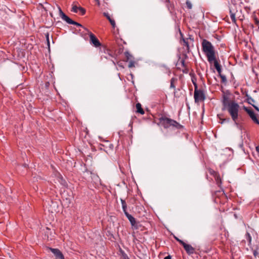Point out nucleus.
<instances>
[{
	"instance_id": "obj_1",
	"label": "nucleus",
	"mask_w": 259,
	"mask_h": 259,
	"mask_svg": "<svg viewBox=\"0 0 259 259\" xmlns=\"http://www.w3.org/2000/svg\"><path fill=\"white\" fill-rule=\"evenodd\" d=\"M202 47L203 52L207 57V60L210 63H212L215 59L214 48L211 43L209 41L203 39L202 42Z\"/></svg>"
},
{
	"instance_id": "obj_2",
	"label": "nucleus",
	"mask_w": 259,
	"mask_h": 259,
	"mask_svg": "<svg viewBox=\"0 0 259 259\" xmlns=\"http://www.w3.org/2000/svg\"><path fill=\"white\" fill-rule=\"evenodd\" d=\"M240 109V106L236 101H234L230 105H228V106L226 107L225 108H223V110H227L231 116L232 119L236 123L239 117Z\"/></svg>"
},
{
	"instance_id": "obj_3",
	"label": "nucleus",
	"mask_w": 259,
	"mask_h": 259,
	"mask_svg": "<svg viewBox=\"0 0 259 259\" xmlns=\"http://www.w3.org/2000/svg\"><path fill=\"white\" fill-rule=\"evenodd\" d=\"M160 121L164 128H168L170 126H173L177 128H180L182 126L181 125L176 121L166 117H161Z\"/></svg>"
},
{
	"instance_id": "obj_4",
	"label": "nucleus",
	"mask_w": 259,
	"mask_h": 259,
	"mask_svg": "<svg viewBox=\"0 0 259 259\" xmlns=\"http://www.w3.org/2000/svg\"><path fill=\"white\" fill-rule=\"evenodd\" d=\"M195 90L194 93V97L196 102L203 101L205 97L203 92L201 90H197V83H194Z\"/></svg>"
},
{
	"instance_id": "obj_5",
	"label": "nucleus",
	"mask_w": 259,
	"mask_h": 259,
	"mask_svg": "<svg viewBox=\"0 0 259 259\" xmlns=\"http://www.w3.org/2000/svg\"><path fill=\"white\" fill-rule=\"evenodd\" d=\"M244 109L245 111L248 114L249 116L253 121V122L259 125V118L254 113L253 111L251 109H248L245 106H244Z\"/></svg>"
},
{
	"instance_id": "obj_6",
	"label": "nucleus",
	"mask_w": 259,
	"mask_h": 259,
	"mask_svg": "<svg viewBox=\"0 0 259 259\" xmlns=\"http://www.w3.org/2000/svg\"><path fill=\"white\" fill-rule=\"evenodd\" d=\"M181 245H183L185 250L187 252V253L189 254H193L195 252V249L191 245L187 244L184 242H181Z\"/></svg>"
},
{
	"instance_id": "obj_7",
	"label": "nucleus",
	"mask_w": 259,
	"mask_h": 259,
	"mask_svg": "<svg viewBox=\"0 0 259 259\" xmlns=\"http://www.w3.org/2000/svg\"><path fill=\"white\" fill-rule=\"evenodd\" d=\"M209 173L214 177L217 185L220 186L222 184V180L219 174L212 169L209 170Z\"/></svg>"
},
{
	"instance_id": "obj_8",
	"label": "nucleus",
	"mask_w": 259,
	"mask_h": 259,
	"mask_svg": "<svg viewBox=\"0 0 259 259\" xmlns=\"http://www.w3.org/2000/svg\"><path fill=\"white\" fill-rule=\"evenodd\" d=\"M49 249L55 255L56 259H65L63 254L58 249L50 248Z\"/></svg>"
},
{
	"instance_id": "obj_9",
	"label": "nucleus",
	"mask_w": 259,
	"mask_h": 259,
	"mask_svg": "<svg viewBox=\"0 0 259 259\" xmlns=\"http://www.w3.org/2000/svg\"><path fill=\"white\" fill-rule=\"evenodd\" d=\"M90 41L95 47H98L101 46V43L96 36L93 33L90 34Z\"/></svg>"
},
{
	"instance_id": "obj_10",
	"label": "nucleus",
	"mask_w": 259,
	"mask_h": 259,
	"mask_svg": "<svg viewBox=\"0 0 259 259\" xmlns=\"http://www.w3.org/2000/svg\"><path fill=\"white\" fill-rule=\"evenodd\" d=\"M234 101V100H230L227 95H224L222 100L223 108H225L226 107L228 106V105H230Z\"/></svg>"
},
{
	"instance_id": "obj_11",
	"label": "nucleus",
	"mask_w": 259,
	"mask_h": 259,
	"mask_svg": "<svg viewBox=\"0 0 259 259\" xmlns=\"http://www.w3.org/2000/svg\"><path fill=\"white\" fill-rule=\"evenodd\" d=\"M59 14L61 18L67 23L70 24L72 22V20L62 12L60 8H59Z\"/></svg>"
},
{
	"instance_id": "obj_12",
	"label": "nucleus",
	"mask_w": 259,
	"mask_h": 259,
	"mask_svg": "<svg viewBox=\"0 0 259 259\" xmlns=\"http://www.w3.org/2000/svg\"><path fill=\"white\" fill-rule=\"evenodd\" d=\"M103 14L109 20L112 27L115 28L116 26L115 22L113 19H112L110 17L109 14L106 12H104Z\"/></svg>"
},
{
	"instance_id": "obj_13",
	"label": "nucleus",
	"mask_w": 259,
	"mask_h": 259,
	"mask_svg": "<svg viewBox=\"0 0 259 259\" xmlns=\"http://www.w3.org/2000/svg\"><path fill=\"white\" fill-rule=\"evenodd\" d=\"M212 63H213L214 66L217 72H218L219 75H221V74L222 72L221 66L218 63V61L216 60L215 58V59L214 60H213Z\"/></svg>"
},
{
	"instance_id": "obj_14",
	"label": "nucleus",
	"mask_w": 259,
	"mask_h": 259,
	"mask_svg": "<svg viewBox=\"0 0 259 259\" xmlns=\"http://www.w3.org/2000/svg\"><path fill=\"white\" fill-rule=\"evenodd\" d=\"M125 215L130 222L131 225L134 226L136 224V220L130 214H129L127 212H125Z\"/></svg>"
},
{
	"instance_id": "obj_15",
	"label": "nucleus",
	"mask_w": 259,
	"mask_h": 259,
	"mask_svg": "<svg viewBox=\"0 0 259 259\" xmlns=\"http://www.w3.org/2000/svg\"><path fill=\"white\" fill-rule=\"evenodd\" d=\"M136 107L137 108V112L138 113H139L142 115H143L145 113L144 111L143 110V109L142 108L141 104L140 103H137Z\"/></svg>"
},
{
	"instance_id": "obj_16",
	"label": "nucleus",
	"mask_w": 259,
	"mask_h": 259,
	"mask_svg": "<svg viewBox=\"0 0 259 259\" xmlns=\"http://www.w3.org/2000/svg\"><path fill=\"white\" fill-rule=\"evenodd\" d=\"M121 204H122V209L123 210L124 214H125V212H127V211H126L127 205H126V202L125 200H124L123 199H121Z\"/></svg>"
},
{
	"instance_id": "obj_17",
	"label": "nucleus",
	"mask_w": 259,
	"mask_h": 259,
	"mask_svg": "<svg viewBox=\"0 0 259 259\" xmlns=\"http://www.w3.org/2000/svg\"><path fill=\"white\" fill-rule=\"evenodd\" d=\"M181 44L183 45L186 46L187 48V50H189V44H188L187 39L183 38V39L181 40Z\"/></svg>"
},
{
	"instance_id": "obj_18",
	"label": "nucleus",
	"mask_w": 259,
	"mask_h": 259,
	"mask_svg": "<svg viewBox=\"0 0 259 259\" xmlns=\"http://www.w3.org/2000/svg\"><path fill=\"white\" fill-rule=\"evenodd\" d=\"M177 80V79L176 78H174V77L170 79V88H172V89L175 88V83L176 82Z\"/></svg>"
},
{
	"instance_id": "obj_19",
	"label": "nucleus",
	"mask_w": 259,
	"mask_h": 259,
	"mask_svg": "<svg viewBox=\"0 0 259 259\" xmlns=\"http://www.w3.org/2000/svg\"><path fill=\"white\" fill-rule=\"evenodd\" d=\"M230 17L232 20V21L234 23L236 22V18H235V13H233L232 11L230 10Z\"/></svg>"
},
{
	"instance_id": "obj_20",
	"label": "nucleus",
	"mask_w": 259,
	"mask_h": 259,
	"mask_svg": "<svg viewBox=\"0 0 259 259\" xmlns=\"http://www.w3.org/2000/svg\"><path fill=\"white\" fill-rule=\"evenodd\" d=\"M246 239L247 241L248 242V243L250 244L251 241V237L248 233H247L246 234Z\"/></svg>"
},
{
	"instance_id": "obj_21",
	"label": "nucleus",
	"mask_w": 259,
	"mask_h": 259,
	"mask_svg": "<svg viewBox=\"0 0 259 259\" xmlns=\"http://www.w3.org/2000/svg\"><path fill=\"white\" fill-rule=\"evenodd\" d=\"M78 12H79L82 15H83L85 13V10L82 7H79Z\"/></svg>"
},
{
	"instance_id": "obj_22",
	"label": "nucleus",
	"mask_w": 259,
	"mask_h": 259,
	"mask_svg": "<svg viewBox=\"0 0 259 259\" xmlns=\"http://www.w3.org/2000/svg\"><path fill=\"white\" fill-rule=\"evenodd\" d=\"M125 55L126 58V61H128L132 57V55L128 52H125Z\"/></svg>"
},
{
	"instance_id": "obj_23",
	"label": "nucleus",
	"mask_w": 259,
	"mask_h": 259,
	"mask_svg": "<svg viewBox=\"0 0 259 259\" xmlns=\"http://www.w3.org/2000/svg\"><path fill=\"white\" fill-rule=\"evenodd\" d=\"M186 4L187 5V8L189 9H192V5L191 3V2L189 1H186Z\"/></svg>"
},
{
	"instance_id": "obj_24",
	"label": "nucleus",
	"mask_w": 259,
	"mask_h": 259,
	"mask_svg": "<svg viewBox=\"0 0 259 259\" xmlns=\"http://www.w3.org/2000/svg\"><path fill=\"white\" fill-rule=\"evenodd\" d=\"M128 66L129 68H132V67H134L135 66L134 61H133L132 60L130 61Z\"/></svg>"
},
{
	"instance_id": "obj_25",
	"label": "nucleus",
	"mask_w": 259,
	"mask_h": 259,
	"mask_svg": "<svg viewBox=\"0 0 259 259\" xmlns=\"http://www.w3.org/2000/svg\"><path fill=\"white\" fill-rule=\"evenodd\" d=\"M78 8H79V7H77L76 6H74L72 7V11L74 12V13H77L78 12Z\"/></svg>"
},
{
	"instance_id": "obj_26",
	"label": "nucleus",
	"mask_w": 259,
	"mask_h": 259,
	"mask_svg": "<svg viewBox=\"0 0 259 259\" xmlns=\"http://www.w3.org/2000/svg\"><path fill=\"white\" fill-rule=\"evenodd\" d=\"M92 178L94 179L95 181H98L99 180V177L95 174H92Z\"/></svg>"
},
{
	"instance_id": "obj_27",
	"label": "nucleus",
	"mask_w": 259,
	"mask_h": 259,
	"mask_svg": "<svg viewBox=\"0 0 259 259\" xmlns=\"http://www.w3.org/2000/svg\"><path fill=\"white\" fill-rule=\"evenodd\" d=\"M72 23H70V24H73V25H76V26H81V25L79 23L76 22H75L74 21H73L72 20Z\"/></svg>"
},
{
	"instance_id": "obj_28",
	"label": "nucleus",
	"mask_w": 259,
	"mask_h": 259,
	"mask_svg": "<svg viewBox=\"0 0 259 259\" xmlns=\"http://www.w3.org/2000/svg\"><path fill=\"white\" fill-rule=\"evenodd\" d=\"M254 22H255V24L257 26H258V27L259 28V20L257 18H254Z\"/></svg>"
},
{
	"instance_id": "obj_29",
	"label": "nucleus",
	"mask_w": 259,
	"mask_h": 259,
	"mask_svg": "<svg viewBox=\"0 0 259 259\" xmlns=\"http://www.w3.org/2000/svg\"><path fill=\"white\" fill-rule=\"evenodd\" d=\"M123 259H129L127 255L125 253H123L122 255Z\"/></svg>"
},
{
	"instance_id": "obj_30",
	"label": "nucleus",
	"mask_w": 259,
	"mask_h": 259,
	"mask_svg": "<svg viewBox=\"0 0 259 259\" xmlns=\"http://www.w3.org/2000/svg\"><path fill=\"white\" fill-rule=\"evenodd\" d=\"M175 239H176L177 241H178L181 244V242H184L183 241L179 239L178 238L175 237Z\"/></svg>"
},
{
	"instance_id": "obj_31",
	"label": "nucleus",
	"mask_w": 259,
	"mask_h": 259,
	"mask_svg": "<svg viewBox=\"0 0 259 259\" xmlns=\"http://www.w3.org/2000/svg\"><path fill=\"white\" fill-rule=\"evenodd\" d=\"M220 76H221V77L222 78L223 80H226V77H225V76L222 75L221 74Z\"/></svg>"
},
{
	"instance_id": "obj_32",
	"label": "nucleus",
	"mask_w": 259,
	"mask_h": 259,
	"mask_svg": "<svg viewBox=\"0 0 259 259\" xmlns=\"http://www.w3.org/2000/svg\"><path fill=\"white\" fill-rule=\"evenodd\" d=\"M257 254H258V252H257V251L254 250V251H253V254H254V255L255 256H257Z\"/></svg>"
},
{
	"instance_id": "obj_33",
	"label": "nucleus",
	"mask_w": 259,
	"mask_h": 259,
	"mask_svg": "<svg viewBox=\"0 0 259 259\" xmlns=\"http://www.w3.org/2000/svg\"><path fill=\"white\" fill-rule=\"evenodd\" d=\"M164 259H171V256L170 255H168L165 257Z\"/></svg>"
},
{
	"instance_id": "obj_34",
	"label": "nucleus",
	"mask_w": 259,
	"mask_h": 259,
	"mask_svg": "<svg viewBox=\"0 0 259 259\" xmlns=\"http://www.w3.org/2000/svg\"><path fill=\"white\" fill-rule=\"evenodd\" d=\"M255 149H256V151H257L258 153H259V145H258V146H256V148H255Z\"/></svg>"
},
{
	"instance_id": "obj_35",
	"label": "nucleus",
	"mask_w": 259,
	"mask_h": 259,
	"mask_svg": "<svg viewBox=\"0 0 259 259\" xmlns=\"http://www.w3.org/2000/svg\"><path fill=\"white\" fill-rule=\"evenodd\" d=\"M181 63H182V64L183 66H184V64H185V62H184V60H182L181 61Z\"/></svg>"
},
{
	"instance_id": "obj_36",
	"label": "nucleus",
	"mask_w": 259,
	"mask_h": 259,
	"mask_svg": "<svg viewBox=\"0 0 259 259\" xmlns=\"http://www.w3.org/2000/svg\"><path fill=\"white\" fill-rule=\"evenodd\" d=\"M162 1L165 3H169V0H162Z\"/></svg>"
},
{
	"instance_id": "obj_37",
	"label": "nucleus",
	"mask_w": 259,
	"mask_h": 259,
	"mask_svg": "<svg viewBox=\"0 0 259 259\" xmlns=\"http://www.w3.org/2000/svg\"><path fill=\"white\" fill-rule=\"evenodd\" d=\"M192 82H193V83L194 85V83H196V82L193 79H192Z\"/></svg>"
},
{
	"instance_id": "obj_38",
	"label": "nucleus",
	"mask_w": 259,
	"mask_h": 259,
	"mask_svg": "<svg viewBox=\"0 0 259 259\" xmlns=\"http://www.w3.org/2000/svg\"><path fill=\"white\" fill-rule=\"evenodd\" d=\"M254 107H255V108L257 110L259 111V110H258V108H257V107H256V106H254Z\"/></svg>"
},
{
	"instance_id": "obj_39",
	"label": "nucleus",
	"mask_w": 259,
	"mask_h": 259,
	"mask_svg": "<svg viewBox=\"0 0 259 259\" xmlns=\"http://www.w3.org/2000/svg\"><path fill=\"white\" fill-rule=\"evenodd\" d=\"M96 1L98 2V5H99V0H96Z\"/></svg>"
}]
</instances>
